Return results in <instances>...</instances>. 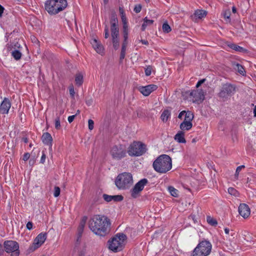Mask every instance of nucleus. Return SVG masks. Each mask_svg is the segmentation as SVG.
<instances>
[{"label":"nucleus","mask_w":256,"mask_h":256,"mask_svg":"<svg viewBox=\"0 0 256 256\" xmlns=\"http://www.w3.org/2000/svg\"><path fill=\"white\" fill-rule=\"evenodd\" d=\"M12 56L16 60H19L22 56V53L18 50H14L12 52Z\"/></svg>","instance_id":"c756f323"},{"label":"nucleus","mask_w":256,"mask_h":256,"mask_svg":"<svg viewBox=\"0 0 256 256\" xmlns=\"http://www.w3.org/2000/svg\"><path fill=\"white\" fill-rule=\"evenodd\" d=\"M110 24H118V20L116 16V14L114 12L111 14L110 16Z\"/></svg>","instance_id":"c85d7f7f"},{"label":"nucleus","mask_w":256,"mask_h":256,"mask_svg":"<svg viewBox=\"0 0 256 256\" xmlns=\"http://www.w3.org/2000/svg\"><path fill=\"white\" fill-rule=\"evenodd\" d=\"M224 232L226 234H228L230 232V230L228 228H225Z\"/></svg>","instance_id":"338daca9"},{"label":"nucleus","mask_w":256,"mask_h":256,"mask_svg":"<svg viewBox=\"0 0 256 256\" xmlns=\"http://www.w3.org/2000/svg\"><path fill=\"white\" fill-rule=\"evenodd\" d=\"M141 10H142V6L140 4H138V5L136 6L134 8V11L136 13L140 12Z\"/></svg>","instance_id":"49530a36"},{"label":"nucleus","mask_w":256,"mask_h":256,"mask_svg":"<svg viewBox=\"0 0 256 256\" xmlns=\"http://www.w3.org/2000/svg\"><path fill=\"white\" fill-rule=\"evenodd\" d=\"M55 128L56 129L58 130L60 128V118L59 117H58L55 120Z\"/></svg>","instance_id":"ea45409f"},{"label":"nucleus","mask_w":256,"mask_h":256,"mask_svg":"<svg viewBox=\"0 0 256 256\" xmlns=\"http://www.w3.org/2000/svg\"><path fill=\"white\" fill-rule=\"evenodd\" d=\"M162 30L164 32L168 33L171 31V28L167 22H165L162 25Z\"/></svg>","instance_id":"72a5a7b5"},{"label":"nucleus","mask_w":256,"mask_h":256,"mask_svg":"<svg viewBox=\"0 0 256 256\" xmlns=\"http://www.w3.org/2000/svg\"><path fill=\"white\" fill-rule=\"evenodd\" d=\"M54 195L55 197H58L60 196V188L58 186H55L54 188Z\"/></svg>","instance_id":"58836bf2"},{"label":"nucleus","mask_w":256,"mask_h":256,"mask_svg":"<svg viewBox=\"0 0 256 256\" xmlns=\"http://www.w3.org/2000/svg\"><path fill=\"white\" fill-rule=\"evenodd\" d=\"M32 41L34 43H37L38 40L34 36H31L30 37Z\"/></svg>","instance_id":"bf43d9fd"},{"label":"nucleus","mask_w":256,"mask_h":256,"mask_svg":"<svg viewBox=\"0 0 256 256\" xmlns=\"http://www.w3.org/2000/svg\"><path fill=\"white\" fill-rule=\"evenodd\" d=\"M126 49L124 48H122L120 55V60H122L124 58L126 55Z\"/></svg>","instance_id":"a19ab883"},{"label":"nucleus","mask_w":256,"mask_h":256,"mask_svg":"<svg viewBox=\"0 0 256 256\" xmlns=\"http://www.w3.org/2000/svg\"><path fill=\"white\" fill-rule=\"evenodd\" d=\"M46 233H40L35 238L33 243L34 250L39 248L46 240Z\"/></svg>","instance_id":"4468645a"},{"label":"nucleus","mask_w":256,"mask_h":256,"mask_svg":"<svg viewBox=\"0 0 256 256\" xmlns=\"http://www.w3.org/2000/svg\"><path fill=\"white\" fill-rule=\"evenodd\" d=\"M171 114L170 110L168 109L164 110L162 112L160 118L163 122H166L170 118Z\"/></svg>","instance_id":"4be33fe9"},{"label":"nucleus","mask_w":256,"mask_h":256,"mask_svg":"<svg viewBox=\"0 0 256 256\" xmlns=\"http://www.w3.org/2000/svg\"><path fill=\"white\" fill-rule=\"evenodd\" d=\"M30 154L29 153L27 152V153L24 154V157H23L24 160L26 161V160H28L30 158Z\"/></svg>","instance_id":"3c124183"},{"label":"nucleus","mask_w":256,"mask_h":256,"mask_svg":"<svg viewBox=\"0 0 256 256\" xmlns=\"http://www.w3.org/2000/svg\"><path fill=\"white\" fill-rule=\"evenodd\" d=\"M184 132L180 130L174 136V140H176L179 143H186V140L184 137Z\"/></svg>","instance_id":"aec40b11"},{"label":"nucleus","mask_w":256,"mask_h":256,"mask_svg":"<svg viewBox=\"0 0 256 256\" xmlns=\"http://www.w3.org/2000/svg\"><path fill=\"white\" fill-rule=\"evenodd\" d=\"M91 44L93 48L98 54L101 55L104 54V48L100 42L94 38L92 40Z\"/></svg>","instance_id":"f3484780"},{"label":"nucleus","mask_w":256,"mask_h":256,"mask_svg":"<svg viewBox=\"0 0 256 256\" xmlns=\"http://www.w3.org/2000/svg\"><path fill=\"white\" fill-rule=\"evenodd\" d=\"M228 192L232 196H239V193L234 188H228Z\"/></svg>","instance_id":"2f4dec72"},{"label":"nucleus","mask_w":256,"mask_h":256,"mask_svg":"<svg viewBox=\"0 0 256 256\" xmlns=\"http://www.w3.org/2000/svg\"><path fill=\"white\" fill-rule=\"evenodd\" d=\"M127 239L126 236L123 233L116 234L111 240H109L108 248L114 252L121 251L124 248Z\"/></svg>","instance_id":"7ed1b4c3"},{"label":"nucleus","mask_w":256,"mask_h":256,"mask_svg":"<svg viewBox=\"0 0 256 256\" xmlns=\"http://www.w3.org/2000/svg\"><path fill=\"white\" fill-rule=\"evenodd\" d=\"M240 170H238V168H236V173H235V174H234V178L236 180L238 179V174H239V172H240Z\"/></svg>","instance_id":"052dcab7"},{"label":"nucleus","mask_w":256,"mask_h":256,"mask_svg":"<svg viewBox=\"0 0 256 256\" xmlns=\"http://www.w3.org/2000/svg\"><path fill=\"white\" fill-rule=\"evenodd\" d=\"M110 36L108 28L107 25H106L104 26V38H108Z\"/></svg>","instance_id":"79ce46f5"},{"label":"nucleus","mask_w":256,"mask_h":256,"mask_svg":"<svg viewBox=\"0 0 256 256\" xmlns=\"http://www.w3.org/2000/svg\"><path fill=\"white\" fill-rule=\"evenodd\" d=\"M153 22H154L153 20H148L147 17H146L144 19V23L142 26V31H144L146 30L147 26L151 25L153 24Z\"/></svg>","instance_id":"a878e982"},{"label":"nucleus","mask_w":256,"mask_h":256,"mask_svg":"<svg viewBox=\"0 0 256 256\" xmlns=\"http://www.w3.org/2000/svg\"><path fill=\"white\" fill-rule=\"evenodd\" d=\"M4 10V8L3 6H2L1 5H0V18L2 16V14L3 13Z\"/></svg>","instance_id":"e2e57ef3"},{"label":"nucleus","mask_w":256,"mask_h":256,"mask_svg":"<svg viewBox=\"0 0 256 256\" xmlns=\"http://www.w3.org/2000/svg\"><path fill=\"white\" fill-rule=\"evenodd\" d=\"M123 33H124V38L126 39L128 38V26L126 24H124L123 26Z\"/></svg>","instance_id":"f704fd0d"},{"label":"nucleus","mask_w":256,"mask_h":256,"mask_svg":"<svg viewBox=\"0 0 256 256\" xmlns=\"http://www.w3.org/2000/svg\"><path fill=\"white\" fill-rule=\"evenodd\" d=\"M228 46L230 48H232V50H235L236 51H238V52H244V49L243 48H242V47H241L240 46H238V45H236V44H228Z\"/></svg>","instance_id":"bb28decb"},{"label":"nucleus","mask_w":256,"mask_h":256,"mask_svg":"<svg viewBox=\"0 0 256 256\" xmlns=\"http://www.w3.org/2000/svg\"><path fill=\"white\" fill-rule=\"evenodd\" d=\"M112 44H113V47L116 50H118L119 48V46H120L119 42H115L112 43Z\"/></svg>","instance_id":"5fc2aeb1"},{"label":"nucleus","mask_w":256,"mask_h":256,"mask_svg":"<svg viewBox=\"0 0 256 256\" xmlns=\"http://www.w3.org/2000/svg\"><path fill=\"white\" fill-rule=\"evenodd\" d=\"M11 104L8 98H5L2 102L0 108V112L2 114H8L9 110L10 108Z\"/></svg>","instance_id":"a211bd4d"},{"label":"nucleus","mask_w":256,"mask_h":256,"mask_svg":"<svg viewBox=\"0 0 256 256\" xmlns=\"http://www.w3.org/2000/svg\"><path fill=\"white\" fill-rule=\"evenodd\" d=\"M212 248V244L209 241L202 240L194 249L192 256H208L210 253Z\"/></svg>","instance_id":"423d86ee"},{"label":"nucleus","mask_w":256,"mask_h":256,"mask_svg":"<svg viewBox=\"0 0 256 256\" xmlns=\"http://www.w3.org/2000/svg\"><path fill=\"white\" fill-rule=\"evenodd\" d=\"M234 68L240 74L244 76L246 74V71L242 66L238 64H234Z\"/></svg>","instance_id":"b1692460"},{"label":"nucleus","mask_w":256,"mask_h":256,"mask_svg":"<svg viewBox=\"0 0 256 256\" xmlns=\"http://www.w3.org/2000/svg\"><path fill=\"white\" fill-rule=\"evenodd\" d=\"M26 228L28 230H30L32 229V223L30 222H28L27 224H26Z\"/></svg>","instance_id":"864d4df0"},{"label":"nucleus","mask_w":256,"mask_h":256,"mask_svg":"<svg viewBox=\"0 0 256 256\" xmlns=\"http://www.w3.org/2000/svg\"><path fill=\"white\" fill-rule=\"evenodd\" d=\"M42 142L50 146H52V138L50 134L48 132H44L42 137Z\"/></svg>","instance_id":"6ab92c4d"},{"label":"nucleus","mask_w":256,"mask_h":256,"mask_svg":"<svg viewBox=\"0 0 256 256\" xmlns=\"http://www.w3.org/2000/svg\"><path fill=\"white\" fill-rule=\"evenodd\" d=\"M112 200L114 202H120L123 200V196L122 195L112 196Z\"/></svg>","instance_id":"c9c22d12"},{"label":"nucleus","mask_w":256,"mask_h":256,"mask_svg":"<svg viewBox=\"0 0 256 256\" xmlns=\"http://www.w3.org/2000/svg\"><path fill=\"white\" fill-rule=\"evenodd\" d=\"M238 212L244 218H246L250 214V208L246 204H241L238 207Z\"/></svg>","instance_id":"2eb2a0df"},{"label":"nucleus","mask_w":256,"mask_h":256,"mask_svg":"<svg viewBox=\"0 0 256 256\" xmlns=\"http://www.w3.org/2000/svg\"><path fill=\"white\" fill-rule=\"evenodd\" d=\"M127 40L128 39L125 40V38H124V40L122 44V48H124L125 49H126L127 44H128Z\"/></svg>","instance_id":"13d9d810"},{"label":"nucleus","mask_w":256,"mask_h":256,"mask_svg":"<svg viewBox=\"0 0 256 256\" xmlns=\"http://www.w3.org/2000/svg\"><path fill=\"white\" fill-rule=\"evenodd\" d=\"M118 36L119 35L112 36V43L119 42Z\"/></svg>","instance_id":"a18cd8bd"},{"label":"nucleus","mask_w":256,"mask_h":256,"mask_svg":"<svg viewBox=\"0 0 256 256\" xmlns=\"http://www.w3.org/2000/svg\"><path fill=\"white\" fill-rule=\"evenodd\" d=\"M223 16L224 18H226L228 22H230V11L229 9L226 10L224 11L223 13Z\"/></svg>","instance_id":"473e14b6"},{"label":"nucleus","mask_w":256,"mask_h":256,"mask_svg":"<svg viewBox=\"0 0 256 256\" xmlns=\"http://www.w3.org/2000/svg\"><path fill=\"white\" fill-rule=\"evenodd\" d=\"M254 116H256V105L255 106L254 108Z\"/></svg>","instance_id":"774afa93"},{"label":"nucleus","mask_w":256,"mask_h":256,"mask_svg":"<svg viewBox=\"0 0 256 256\" xmlns=\"http://www.w3.org/2000/svg\"><path fill=\"white\" fill-rule=\"evenodd\" d=\"M102 197L104 200L107 202H110L112 200V196H110L106 194H104Z\"/></svg>","instance_id":"4c0bfd02"},{"label":"nucleus","mask_w":256,"mask_h":256,"mask_svg":"<svg viewBox=\"0 0 256 256\" xmlns=\"http://www.w3.org/2000/svg\"><path fill=\"white\" fill-rule=\"evenodd\" d=\"M119 10H120V12L121 14H124V10L122 8H120Z\"/></svg>","instance_id":"69168bd1"},{"label":"nucleus","mask_w":256,"mask_h":256,"mask_svg":"<svg viewBox=\"0 0 256 256\" xmlns=\"http://www.w3.org/2000/svg\"><path fill=\"white\" fill-rule=\"evenodd\" d=\"M115 184L119 190L129 188L133 184L132 174L129 172L119 174L116 179Z\"/></svg>","instance_id":"39448f33"},{"label":"nucleus","mask_w":256,"mask_h":256,"mask_svg":"<svg viewBox=\"0 0 256 256\" xmlns=\"http://www.w3.org/2000/svg\"><path fill=\"white\" fill-rule=\"evenodd\" d=\"M84 226H82L80 225L79 226L78 228V234L79 237L81 236L82 234L84 231Z\"/></svg>","instance_id":"c03bdc74"},{"label":"nucleus","mask_w":256,"mask_h":256,"mask_svg":"<svg viewBox=\"0 0 256 256\" xmlns=\"http://www.w3.org/2000/svg\"><path fill=\"white\" fill-rule=\"evenodd\" d=\"M110 220L106 216L94 215L89 220V228L96 234L104 236L110 230Z\"/></svg>","instance_id":"f257e3e1"},{"label":"nucleus","mask_w":256,"mask_h":256,"mask_svg":"<svg viewBox=\"0 0 256 256\" xmlns=\"http://www.w3.org/2000/svg\"><path fill=\"white\" fill-rule=\"evenodd\" d=\"M152 69V66H148L145 68V74L146 76H149L151 74Z\"/></svg>","instance_id":"e433bc0d"},{"label":"nucleus","mask_w":256,"mask_h":256,"mask_svg":"<svg viewBox=\"0 0 256 256\" xmlns=\"http://www.w3.org/2000/svg\"><path fill=\"white\" fill-rule=\"evenodd\" d=\"M146 151V145L140 142H134L131 144L128 150V153L131 156H142Z\"/></svg>","instance_id":"0eeeda50"},{"label":"nucleus","mask_w":256,"mask_h":256,"mask_svg":"<svg viewBox=\"0 0 256 256\" xmlns=\"http://www.w3.org/2000/svg\"><path fill=\"white\" fill-rule=\"evenodd\" d=\"M142 44H146V45H148V40H140Z\"/></svg>","instance_id":"0e129e2a"},{"label":"nucleus","mask_w":256,"mask_h":256,"mask_svg":"<svg viewBox=\"0 0 256 256\" xmlns=\"http://www.w3.org/2000/svg\"><path fill=\"white\" fill-rule=\"evenodd\" d=\"M46 158V156L45 154L44 153H43L41 157L40 162L42 164H44L45 162Z\"/></svg>","instance_id":"4d7b16f0"},{"label":"nucleus","mask_w":256,"mask_h":256,"mask_svg":"<svg viewBox=\"0 0 256 256\" xmlns=\"http://www.w3.org/2000/svg\"><path fill=\"white\" fill-rule=\"evenodd\" d=\"M194 118L193 114L188 110V112L186 114L184 120L182 122L180 126L182 131L188 130H190L192 126V120Z\"/></svg>","instance_id":"f8f14e48"},{"label":"nucleus","mask_w":256,"mask_h":256,"mask_svg":"<svg viewBox=\"0 0 256 256\" xmlns=\"http://www.w3.org/2000/svg\"><path fill=\"white\" fill-rule=\"evenodd\" d=\"M111 36L119 35V28L118 24H110Z\"/></svg>","instance_id":"5701e85b"},{"label":"nucleus","mask_w":256,"mask_h":256,"mask_svg":"<svg viewBox=\"0 0 256 256\" xmlns=\"http://www.w3.org/2000/svg\"><path fill=\"white\" fill-rule=\"evenodd\" d=\"M152 166L156 172L166 173L172 168V159L168 155L162 154L154 162Z\"/></svg>","instance_id":"f03ea898"},{"label":"nucleus","mask_w":256,"mask_h":256,"mask_svg":"<svg viewBox=\"0 0 256 256\" xmlns=\"http://www.w3.org/2000/svg\"><path fill=\"white\" fill-rule=\"evenodd\" d=\"M168 190L169 192L170 193L171 195L174 197L177 198L178 196V190L174 188L173 186H170L168 188Z\"/></svg>","instance_id":"7c9ffc66"},{"label":"nucleus","mask_w":256,"mask_h":256,"mask_svg":"<svg viewBox=\"0 0 256 256\" xmlns=\"http://www.w3.org/2000/svg\"><path fill=\"white\" fill-rule=\"evenodd\" d=\"M188 112V111L182 110V111L178 116V118L180 119H182V118L184 116V117L186 116V114Z\"/></svg>","instance_id":"09e8293b"},{"label":"nucleus","mask_w":256,"mask_h":256,"mask_svg":"<svg viewBox=\"0 0 256 256\" xmlns=\"http://www.w3.org/2000/svg\"><path fill=\"white\" fill-rule=\"evenodd\" d=\"M186 94L190 96V100L193 102H201L204 98V94L201 89L193 90L192 92H187Z\"/></svg>","instance_id":"9b49d317"},{"label":"nucleus","mask_w":256,"mask_h":256,"mask_svg":"<svg viewBox=\"0 0 256 256\" xmlns=\"http://www.w3.org/2000/svg\"><path fill=\"white\" fill-rule=\"evenodd\" d=\"M148 182V180L146 178H143L137 182L130 190L131 196L133 198H136L139 196V193L144 189V186Z\"/></svg>","instance_id":"ddd939ff"},{"label":"nucleus","mask_w":256,"mask_h":256,"mask_svg":"<svg viewBox=\"0 0 256 256\" xmlns=\"http://www.w3.org/2000/svg\"><path fill=\"white\" fill-rule=\"evenodd\" d=\"M4 250L8 252H11V256H18L20 254L19 244L14 240H6L4 243Z\"/></svg>","instance_id":"1a4fd4ad"},{"label":"nucleus","mask_w":256,"mask_h":256,"mask_svg":"<svg viewBox=\"0 0 256 256\" xmlns=\"http://www.w3.org/2000/svg\"><path fill=\"white\" fill-rule=\"evenodd\" d=\"M68 6L66 0H49L45 4L46 10L50 14H56Z\"/></svg>","instance_id":"20e7f679"},{"label":"nucleus","mask_w":256,"mask_h":256,"mask_svg":"<svg viewBox=\"0 0 256 256\" xmlns=\"http://www.w3.org/2000/svg\"><path fill=\"white\" fill-rule=\"evenodd\" d=\"M205 81V79H202L200 80L196 84V87L198 88L202 84H203L204 82Z\"/></svg>","instance_id":"680f3d73"},{"label":"nucleus","mask_w":256,"mask_h":256,"mask_svg":"<svg viewBox=\"0 0 256 256\" xmlns=\"http://www.w3.org/2000/svg\"><path fill=\"white\" fill-rule=\"evenodd\" d=\"M86 103L88 106H90L93 104V100L92 98H89L86 100Z\"/></svg>","instance_id":"de8ad7c7"},{"label":"nucleus","mask_w":256,"mask_h":256,"mask_svg":"<svg viewBox=\"0 0 256 256\" xmlns=\"http://www.w3.org/2000/svg\"><path fill=\"white\" fill-rule=\"evenodd\" d=\"M88 128L90 130H92L94 128V122L92 120H88Z\"/></svg>","instance_id":"37998d69"},{"label":"nucleus","mask_w":256,"mask_h":256,"mask_svg":"<svg viewBox=\"0 0 256 256\" xmlns=\"http://www.w3.org/2000/svg\"><path fill=\"white\" fill-rule=\"evenodd\" d=\"M126 152L124 147L121 144L114 146L111 149L110 154L112 158L120 160L126 156Z\"/></svg>","instance_id":"9d476101"},{"label":"nucleus","mask_w":256,"mask_h":256,"mask_svg":"<svg viewBox=\"0 0 256 256\" xmlns=\"http://www.w3.org/2000/svg\"><path fill=\"white\" fill-rule=\"evenodd\" d=\"M206 221L212 226H216L218 224L216 220L210 216H207Z\"/></svg>","instance_id":"cd10ccee"},{"label":"nucleus","mask_w":256,"mask_h":256,"mask_svg":"<svg viewBox=\"0 0 256 256\" xmlns=\"http://www.w3.org/2000/svg\"><path fill=\"white\" fill-rule=\"evenodd\" d=\"M236 87L230 83H226L222 85L218 94V97L223 101L227 100L236 92Z\"/></svg>","instance_id":"6e6552de"},{"label":"nucleus","mask_w":256,"mask_h":256,"mask_svg":"<svg viewBox=\"0 0 256 256\" xmlns=\"http://www.w3.org/2000/svg\"><path fill=\"white\" fill-rule=\"evenodd\" d=\"M157 88L158 86L156 85L149 84L145 86H140L138 88V90L143 95L148 96Z\"/></svg>","instance_id":"dca6fc26"},{"label":"nucleus","mask_w":256,"mask_h":256,"mask_svg":"<svg viewBox=\"0 0 256 256\" xmlns=\"http://www.w3.org/2000/svg\"><path fill=\"white\" fill-rule=\"evenodd\" d=\"M74 94H75V92H74V88L73 86H72L70 88V96H72L74 97Z\"/></svg>","instance_id":"603ef678"},{"label":"nucleus","mask_w":256,"mask_h":256,"mask_svg":"<svg viewBox=\"0 0 256 256\" xmlns=\"http://www.w3.org/2000/svg\"><path fill=\"white\" fill-rule=\"evenodd\" d=\"M76 84L78 86H80L83 83V76L80 74H76L75 78Z\"/></svg>","instance_id":"393cba45"},{"label":"nucleus","mask_w":256,"mask_h":256,"mask_svg":"<svg viewBox=\"0 0 256 256\" xmlns=\"http://www.w3.org/2000/svg\"><path fill=\"white\" fill-rule=\"evenodd\" d=\"M76 117V115H72L68 117V121L70 123H71L73 122L74 118Z\"/></svg>","instance_id":"6e6d98bb"},{"label":"nucleus","mask_w":256,"mask_h":256,"mask_svg":"<svg viewBox=\"0 0 256 256\" xmlns=\"http://www.w3.org/2000/svg\"><path fill=\"white\" fill-rule=\"evenodd\" d=\"M87 220L86 216H84L80 222V225L84 226Z\"/></svg>","instance_id":"8fccbe9b"},{"label":"nucleus","mask_w":256,"mask_h":256,"mask_svg":"<svg viewBox=\"0 0 256 256\" xmlns=\"http://www.w3.org/2000/svg\"><path fill=\"white\" fill-rule=\"evenodd\" d=\"M207 12L206 10H197L194 13V18H198L201 19L206 16Z\"/></svg>","instance_id":"412c9836"}]
</instances>
